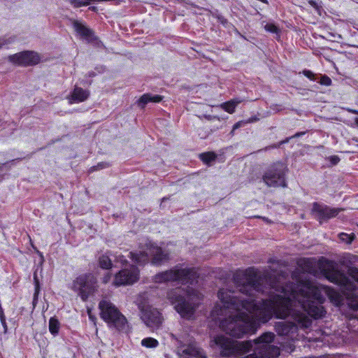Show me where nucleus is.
I'll use <instances>...</instances> for the list:
<instances>
[{
    "mask_svg": "<svg viewBox=\"0 0 358 358\" xmlns=\"http://www.w3.org/2000/svg\"><path fill=\"white\" fill-rule=\"evenodd\" d=\"M233 282L242 296L220 289L211 317L224 331L238 338L254 334L260 323L267 322L273 315L286 317L292 307L297 306L315 319L322 317L325 313L321 306L322 293L330 294L327 287L310 280L280 286L254 268L236 271Z\"/></svg>",
    "mask_w": 358,
    "mask_h": 358,
    "instance_id": "nucleus-1",
    "label": "nucleus"
},
{
    "mask_svg": "<svg viewBox=\"0 0 358 358\" xmlns=\"http://www.w3.org/2000/svg\"><path fill=\"white\" fill-rule=\"evenodd\" d=\"M274 336L273 333L266 332L254 341H232L223 335H217L212 338L210 345L211 347L216 346L222 356L231 357L246 354L250 352L255 343L261 345L256 347L255 351L262 353V356H264L265 354L260 352V348H266L269 343L273 342Z\"/></svg>",
    "mask_w": 358,
    "mask_h": 358,
    "instance_id": "nucleus-2",
    "label": "nucleus"
},
{
    "mask_svg": "<svg viewBox=\"0 0 358 358\" xmlns=\"http://www.w3.org/2000/svg\"><path fill=\"white\" fill-rule=\"evenodd\" d=\"M167 298L181 317L189 319L201 300L202 295L192 288L185 290L178 287L169 291Z\"/></svg>",
    "mask_w": 358,
    "mask_h": 358,
    "instance_id": "nucleus-3",
    "label": "nucleus"
},
{
    "mask_svg": "<svg viewBox=\"0 0 358 358\" xmlns=\"http://www.w3.org/2000/svg\"><path fill=\"white\" fill-rule=\"evenodd\" d=\"M130 258L139 265H144L151 257V263L154 265H161L170 259V251L166 248H162L151 241L141 244L139 250L129 252Z\"/></svg>",
    "mask_w": 358,
    "mask_h": 358,
    "instance_id": "nucleus-4",
    "label": "nucleus"
},
{
    "mask_svg": "<svg viewBox=\"0 0 358 358\" xmlns=\"http://www.w3.org/2000/svg\"><path fill=\"white\" fill-rule=\"evenodd\" d=\"M308 312L300 308V310L295 309L294 307L291 308L289 313L293 322L282 321L279 322L275 324V330L278 334L282 336H289L292 339L296 338L298 329H306L310 327L312 320L307 315Z\"/></svg>",
    "mask_w": 358,
    "mask_h": 358,
    "instance_id": "nucleus-5",
    "label": "nucleus"
},
{
    "mask_svg": "<svg viewBox=\"0 0 358 358\" xmlns=\"http://www.w3.org/2000/svg\"><path fill=\"white\" fill-rule=\"evenodd\" d=\"M101 317L110 328L124 331L127 328V321L117 308L110 301L102 299L99 303Z\"/></svg>",
    "mask_w": 358,
    "mask_h": 358,
    "instance_id": "nucleus-6",
    "label": "nucleus"
},
{
    "mask_svg": "<svg viewBox=\"0 0 358 358\" xmlns=\"http://www.w3.org/2000/svg\"><path fill=\"white\" fill-rule=\"evenodd\" d=\"M196 278L197 275L194 269L177 266L172 269L156 274L153 277V281L155 283L178 281L182 284H192Z\"/></svg>",
    "mask_w": 358,
    "mask_h": 358,
    "instance_id": "nucleus-7",
    "label": "nucleus"
},
{
    "mask_svg": "<svg viewBox=\"0 0 358 358\" xmlns=\"http://www.w3.org/2000/svg\"><path fill=\"white\" fill-rule=\"evenodd\" d=\"M318 265L323 275L330 282L343 286L348 289H354L352 282L343 273L338 270L335 262L322 258L320 260Z\"/></svg>",
    "mask_w": 358,
    "mask_h": 358,
    "instance_id": "nucleus-8",
    "label": "nucleus"
},
{
    "mask_svg": "<svg viewBox=\"0 0 358 358\" xmlns=\"http://www.w3.org/2000/svg\"><path fill=\"white\" fill-rule=\"evenodd\" d=\"M71 288L85 301L96 291L97 281L92 274H83L73 281Z\"/></svg>",
    "mask_w": 358,
    "mask_h": 358,
    "instance_id": "nucleus-9",
    "label": "nucleus"
},
{
    "mask_svg": "<svg viewBox=\"0 0 358 358\" xmlns=\"http://www.w3.org/2000/svg\"><path fill=\"white\" fill-rule=\"evenodd\" d=\"M286 166L281 162L273 164L263 176V180L268 187H285Z\"/></svg>",
    "mask_w": 358,
    "mask_h": 358,
    "instance_id": "nucleus-10",
    "label": "nucleus"
},
{
    "mask_svg": "<svg viewBox=\"0 0 358 358\" xmlns=\"http://www.w3.org/2000/svg\"><path fill=\"white\" fill-rule=\"evenodd\" d=\"M141 318L145 324L152 331L158 329L164 321V317L159 310L149 305L142 306Z\"/></svg>",
    "mask_w": 358,
    "mask_h": 358,
    "instance_id": "nucleus-11",
    "label": "nucleus"
},
{
    "mask_svg": "<svg viewBox=\"0 0 358 358\" xmlns=\"http://www.w3.org/2000/svg\"><path fill=\"white\" fill-rule=\"evenodd\" d=\"M139 279V270L137 267L131 266L129 268H123L114 276L113 285L115 287L130 285Z\"/></svg>",
    "mask_w": 358,
    "mask_h": 358,
    "instance_id": "nucleus-12",
    "label": "nucleus"
},
{
    "mask_svg": "<svg viewBox=\"0 0 358 358\" xmlns=\"http://www.w3.org/2000/svg\"><path fill=\"white\" fill-rule=\"evenodd\" d=\"M342 210V208H331L327 205L316 202L313 203L312 208V212L315 214V217L320 222L335 217Z\"/></svg>",
    "mask_w": 358,
    "mask_h": 358,
    "instance_id": "nucleus-13",
    "label": "nucleus"
},
{
    "mask_svg": "<svg viewBox=\"0 0 358 358\" xmlns=\"http://www.w3.org/2000/svg\"><path fill=\"white\" fill-rule=\"evenodd\" d=\"M10 62L22 66L34 65L39 62L38 55L32 51H24L8 57Z\"/></svg>",
    "mask_w": 358,
    "mask_h": 358,
    "instance_id": "nucleus-14",
    "label": "nucleus"
},
{
    "mask_svg": "<svg viewBox=\"0 0 358 358\" xmlns=\"http://www.w3.org/2000/svg\"><path fill=\"white\" fill-rule=\"evenodd\" d=\"M189 357L206 358L203 350L196 344L189 345L186 348L182 350L180 358H189Z\"/></svg>",
    "mask_w": 358,
    "mask_h": 358,
    "instance_id": "nucleus-15",
    "label": "nucleus"
},
{
    "mask_svg": "<svg viewBox=\"0 0 358 358\" xmlns=\"http://www.w3.org/2000/svg\"><path fill=\"white\" fill-rule=\"evenodd\" d=\"M90 92L81 87H76L71 94L68 97L69 103H80L89 97Z\"/></svg>",
    "mask_w": 358,
    "mask_h": 358,
    "instance_id": "nucleus-16",
    "label": "nucleus"
},
{
    "mask_svg": "<svg viewBox=\"0 0 358 358\" xmlns=\"http://www.w3.org/2000/svg\"><path fill=\"white\" fill-rule=\"evenodd\" d=\"M73 26L75 31L85 39H90L92 36V31L78 21H73Z\"/></svg>",
    "mask_w": 358,
    "mask_h": 358,
    "instance_id": "nucleus-17",
    "label": "nucleus"
},
{
    "mask_svg": "<svg viewBox=\"0 0 358 358\" xmlns=\"http://www.w3.org/2000/svg\"><path fill=\"white\" fill-rule=\"evenodd\" d=\"M242 102L239 98L233 99L229 101L222 103L220 107L224 110L226 112L232 114L235 112L236 107Z\"/></svg>",
    "mask_w": 358,
    "mask_h": 358,
    "instance_id": "nucleus-18",
    "label": "nucleus"
},
{
    "mask_svg": "<svg viewBox=\"0 0 358 358\" xmlns=\"http://www.w3.org/2000/svg\"><path fill=\"white\" fill-rule=\"evenodd\" d=\"M162 100V96L159 95H151L150 94H143L138 100V105L141 108H144L145 105L148 102L158 103Z\"/></svg>",
    "mask_w": 358,
    "mask_h": 358,
    "instance_id": "nucleus-19",
    "label": "nucleus"
},
{
    "mask_svg": "<svg viewBox=\"0 0 358 358\" xmlns=\"http://www.w3.org/2000/svg\"><path fill=\"white\" fill-rule=\"evenodd\" d=\"M299 266L308 273H312L313 271L314 263L313 261L310 259H301L298 261Z\"/></svg>",
    "mask_w": 358,
    "mask_h": 358,
    "instance_id": "nucleus-20",
    "label": "nucleus"
},
{
    "mask_svg": "<svg viewBox=\"0 0 358 358\" xmlns=\"http://www.w3.org/2000/svg\"><path fill=\"white\" fill-rule=\"evenodd\" d=\"M99 264L101 268L103 269H109L112 267V261L109 257L108 253L101 255L99 258Z\"/></svg>",
    "mask_w": 358,
    "mask_h": 358,
    "instance_id": "nucleus-21",
    "label": "nucleus"
},
{
    "mask_svg": "<svg viewBox=\"0 0 358 358\" xmlns=\"http://www.w3.org/2000/svg\"><path fill=\"white\" fill-rule=\"evenodd\" d=\"M141 343L142 346L147 348H156L159 345L158 341L152 337L143 338Z\"/></svg>",
    "mask_w": 358,
    "mask_h": 358,
    "instance_id": "nucleus-22",
    "label": "nucleus"
},
{
    "mask_svg": "<svg viewBox=\"0 0 358 358\" xmlns=\"http://www.w3.org/2000/svg\"><path fill=\"white\" fill-rule=\"evenodd\" d=\"M60 324L57 319L51 317L49 320V331L52 335H57L59 332Z\"/></svg>",
    "mask_w": 358,
    "mask_h": 358,
    "instance_id": "nucleus-23",
    "label": "nucleus"
},
{
    "mask_svg": "<svg viewBox=\"0 0 358 358\" xmlns=\"http://www.w3.org/2000/svg\"><path fill=\"white\" fill-rule=\"evenodd\" d=\"M216 155L214 152H206L200 155V159L206 164H209L214 161L216 158Z\"/></svg>",
    "mask_w": 358,
    "mask_h": 358,
    "instance_id": "nucleus-24",
    "label": "nucleus"
},
{
    "mask_svg": "<svg viewBox=\"0 0 358 358\" xmlns=\"http://www.w3.org/2000/svg\"><path fill=\"white\" fill-rule=\"evenodd\" d=\"M339 238L341 241H342L343 242L350 244L353 241V240L355 238V236L354 234H348L345 233H341L339 234Z\"/></svg>",
    "mask_w": 358,
    "mask_h": 358,
    "instance_id": "nucleus-25",
    "label": "nucleus"
},
{
    "mask_svg": "<svg viewBox=\"0 0 358 358\" xmlns=\"http://www.w3.org/2000/svg\"><path fill=\"white\" fill-rule=\"evenodd\" d=\"M348 274L358 282V268L353 266H350L348 269Z\"/></svg>",
    "mask_w": 358,
    "mask_h": 358,
    "instance_id": "nucleus-26",
    "label": "nucleus"
},
{
    "mask_svg": "<svg viewBox=\"0 0 358 358\" xmlns=\"http://www.w3.org/2000/svg\"><path fill=\"white\" fill-rule=\"evenodd\" d=\"M348 304H349V306L352 309H353L355 310H358V296H352V297L350 298Z\"/></svg>",
    "mask_w": 358,
    "mask_h": 358,
    "instance_id": "nucleus-27",
    "label": "nucleus"
},
{
    "mask_svg": "<svg viewBox=\"0 0 358 358\" xmlns=\"http://www.w3.org/2000/svg\"><path fill=\"white\" fill-rule=\"evenodd\" d=\"M264 29L271 33H275L277 34L279 31L278 27L272 23H268L264 26Z\"/></svg>",
    "mask_w": 358,
    "mask_h": 358,
    "instance_id": "nucleus-28",
    "label": "nucleus"
},
{
    "mask_svg": "<svg viewBox=\"0 0 358 358\" xmlns=\"http://www.w3.org/2000/svg\"><path fill=\"white\" fill-rule=\"evenodd\" d=\"M115 261L117 263H120L122 265H124L127 263L126 257L120 253L119 254L118 252H116L115 255Z\"/></svg>",
    "mask_w": 358,
    "mask_h": 358,
    "instance_id": "nucleus-29",
    "label": "nucleus"
},
{
    "mask_svg": "<svg viewBox=\"0 0 358 358\" xmlns=\"http://www.w3.org/2000/svg\"><path fill=\"white\" fill-rule=\"evenodd\" d=\"M321 85L329 86L331 84V80L327 76H323L321 77L320 81Z\"/></svg>",
    "mask_w": 358,
    "mask_h": 358,
    "instance_id": "nucleus-30",
    "label": "nucleus"
},
{
    "mask_svg": "<svg viewBox=\"0 0 358 358\" xmlns=\"http://www.w3.org/2000/svg\"><path fill=\"white\" fill-rule=\"evenodd\" d=\"M108 164L107 163L101 162V163L98 164L97 166L92 167L90 169V171L102 169L108 167Z\"/></svg>",
    "mask_w": 358,
    "mask_h": 358,
    "instance_id": "nucleus-31",
    "label": "nucleus"
},
{
    "mask_svg": "<svg viewBox=\"0 0 358 358\" xmlns=\"http://www.w3.org/2000/svg\"><path fill=\"white\" fill-rule=\"evenodd\" d=\"M347 261H348L350 264L358 263V256L349 255L347 258Z\"/></svg>",
    "mask_w": 358,
    "mask_h": 358,
    "instance_id": "nucleus-32",
    "label": "nucleus"
},
{
    "mask_svg": "<svg viewBox=\"0 0 358 358\" xmlns=\"http://www.w3.org/2000/svg\"><path fill=\"white\" fill-rule=\"evenodd\" d=\"M34 279L35 287H36V292H35V296H36V295H37V294H38V287H39V282H38V278H37L36 273H34Z\"/></svg>",
    "mask_w": 358,
    "mask_h": 358,
    "instance_id": "nucleus-33",
    "label": "nucleus"
},
{
    "mask_svg": "<svg viewBox=\"0 0 358 358\" xmlns=\"http://www.w3.org/2000/svg\"><path fill=\"white\" fill-rule=\"evenodd\" d=\"M111 279V273H107L103 277V279H102V282L105 284L108 283L110 282Z\"/></svg>",
    "mask_w": 358,
    "mask_h": 358,
    "instance_id": "nucleus-34",
    "label": "nucleus"
},
{
    "mask_svg": "<svg viewBox=\"0 0 358 358\" xmlns=\"http://www.w3.org/2000/svg\"><path fill=\"white\" fill-rule=\"evenodd\" d=\"M329 161L332 164L335 165L338 163L340 159L338 156L334 155L329 157Z\"/></svg>",
    "mask_w": 358,
    "mask_h": 358,
    "instance_id": "nucleus-35",
    "label": "nucleus"
},
{
    "mask_svg": "<svg viewBox=\"0 0 358 358\" xmlns=\"http://www.w3.org/2000/svg\"><path fill=\"white\" fill-rule=\"evenodd\" d=\"M303 74L305 76H306L307 78L313 80V77H314V74L310 71H303Z\"/></svg>",
    "mask_w": 358,
    "mask_h": 358,
    "instance_id": "nucleus-36",
    "label": "nucleus"
},
{
    "mask_svg": "<svg viewBox=\"0 0 358 358\" xmlns=\"http://www.w3.org/2000/svg\"><path fill=\"white\" fill-rule=\"evenodd\" d=\"M309 3L313 7H314L316 10H319L320 6H319V5L315 1H314L313 0H310V1H309Z\"/></svg>",
    "mask_w": 358,
    "mask_h": 358,
    "instance_id": "nucleus-37",
    "label": "nucleus"
},
{
    "mask_svg": "<svg viewBox=\"0 0 358 358\" xmlns=\"http://www.w3.org/2000/svg\"><path fill=\"white\" fill-rule=\"evenodd\" d=\"M8 44V41L3 38H0V48Z\"/></svg>",
    "mask_w": 358,
    "mask_h": 358,
    "instance_id": "nucleus-38",
    "label": "nucleus"
},
{
    "mask_svg": "<svg viewBox=\"0 0 358 358\" xmlns=\"http://www.w3.org/2000/svg\"><path fill=\"white\" fill-rule=\"evenodd\" d=\"M242 124H243L242 122H238L234 124V126L233 129L234 130V129H236L239 128L240 127L242 126Z\"/></svg>",
    "mask_w": 358,
    "mask_h": 358,
    "instance_id": "nucleus-39",
    "label": "nucleus"
},
{
    "mask_svg": "<svg viewBox=\"0 0 358 358\" xmlns=\"http://www.w3.org/2000/svg\"><path fill=\"white\" fill-rule=\"evenodd\" d=\"M346 110H347L349 113H352V114L358 115V110H357L351 109V108H347Z\"/></svg>",
    "mask_w": 358,
    "mask_h": 358,
    "instance_id": "nucleus-40",
    "label": "nucleus"
},
{
    "mask_svg": "<svg viewBox=\"0 0 358 358\" xmlns=\"http://www.w3.org/2000/svg\"><path fill=\"white\" fill-rule=\"evenodd\" d=\"M304 134V132H301V133H296L294 137H298V136H300L301 135H303Z\"/></svg>",
    "mask_w": 358,
    "mask_h": 358,
    "instance_id": "nucleus-41",
    "label": "nucleus"
},
{
    "mask_svg": "<svg viewBox=\"0 0 358 358\" xmlns=\"http://www.w3.org/2000/svg\"><path fill=\"white\" fill-rule=\"evenodd\" d=\"M273 350H274L275 353H279V350H278V348H274Z\"/></svg>",
    "mask_w": 358,
    "mask_h": 358,
    "instance_id": "nucleus-42",
    "label": "nucleus"
},
{
    "mask_svg": "<svg viewBox=\"0 0 358 358\" xmlns=\"http://www.w3.org/2000/svg\"><path fill=\"white\" fill-rule=\"evenodd\" d=\"M3 326V328H4V331L5 332L7 330V326H6V323L5 322V324H2Z\"/></svg>",
    "mask_w": 358,
    "mask_h": 358,
    "instance_id": "nucleus-43",
    "label": "nucleus"
},
{
    "mask_svg": "<svg viewBox=\"0 0 358 358\" xmlns=\"http://www.w3.org/2000/svg\"><path fill=\"white\" fill-rule=\"evenodd\" d=\"M257 120L256 118H255V119L250 120L248 121V122H253V121H255V120Z\"/></svg>",
    "mask_w": 358,
    "mask_h": 358,
    "instance_id": "nucleus-44",
    "label": "nucleus"
},
{
    "mask_svg": "<svg viewBox=\"0 0 358 358\" xmlns=\"http://www.w3.org/2000/svg\"><path fill=\"white\" fill-rule=\"evenodd\" d=\"M355 121L356 124H358V117L355 118Z\"/></svg>",
    "mask_w": 358,
    "mask_h": 358,
    "instance_id": "nucleus-45",
    "label": "nucleus"
},
{
    "mask_svg": "<svg viewBox=\"0 0 358 358\" xmlns=\"http://www.w3.org/2000/svg\"><path fill=\"white\" fill-rule=\"evenodd\" d=\"M90 9H92V10H94V9H95V7L90 8Z\"/></svg>",
    "mask_w": 358,
    "mask_h": 358,
    "instance_id": "nucleus-46",
    "label": "nucleus"
},
{
    "mask_svg": "<svg viewBox=\"0 0 358 358\" xmlns=\"http://www.w3.org/2000/svg\"><path fill=\"white\" fill-rule=\"evenodd\" d=\"M357 226H358V224H357Z\"/></svg>",
    "mask_w": 358,
    "mask_h": 358,
    "instance_id": "nucleus-47",
    "label": "nucleus"
}]
</instances>
